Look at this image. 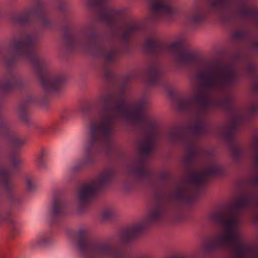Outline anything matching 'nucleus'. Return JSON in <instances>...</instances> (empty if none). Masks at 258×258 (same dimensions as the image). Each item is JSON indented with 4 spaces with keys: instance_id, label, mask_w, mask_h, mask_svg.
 Segmentation results:
<instances>
[{
    "instance_id": "1",
    "label": "nucleus",
    "mask_w": 258,
    "mask_h": 258,
    "mask_svg": "<svg viewBox=\"0 0 258 258\" xmlns=\"http://www.w3.org/2000/svg\"><path fill=\"white\" fill-rule=\"evenodd\" d=\"M131 79L127 76L118 92H102L97 98L100 105L97 111V120L91 123L82 149L83 157L66 171L64 180L71 182L75 174L94 164L95 156L102 152L110 155L114 150L112 140L113 126L120 119H124L141 128L145 133L142 140L138 158L128 168V174L139 184L153 186L156 178L154 172L146 167L147 157L154 150L156 142L155 125L146 114L147 101L142 99L127 104L125 86Z\"/></svg>"
},
{
    "instance_id": "20",
    "label": "nucleus",
    "mask_w": 258,
    "mask_h": 258,
    "mask_svg": "<svg viewBox=\"0 0 258 258\" xmlns=\"http://www.w3.org/2000/svg\"><path fill=\"white\" fill-rule=\"evenodd\" d=\"M252 150L255 165L258 167V137L255 138L253 141Z\"/></svg>"
},
{
    "instance_id": "21",
    "label": "nucleus",
    "mask_w": 258,
    "mask_h": 258,
    "mask_svg": "<svg viewBox=\"0 0 258 258\" xmlns=\"http://www.w3.org/2000/svg\"><path fill=\"white\" fill-rule=\"evenodd\" d=\"M26 184L27 190L32 191L36 189V184L34 179L31 176H27L26 178Z\"/></svg>"
},
{
    "instance_id": "6",
    "label": "nucleus",
    "mask_w": 258,
    "mask_h": 258,
    "mask_svg": "<svg viewBox=\"0 0 258 258\" xmlns=\"http://www.w3.org/2000/svg\"><path fill=\"white\" fill-rule=\"evenodd\" d=\"M115 175V169L110 166L104 168L91 180L81 184L76 195L78 211L84 213L87 206L94 200L99 190L108 186Z\"/></svg>"
},
{
    "instance_id": "12",
    "label": "nucleus",
    "mask_w": 258,
    "mask_h": 258,
    "mask_svg": "<svg viewBox=\"0 0 258 258\" xmlns=\"http://www.w3.org/2000/svg\"><path fill=\"white\" fill-rule=\"evenodd\" d=\"M54 232L52 228L43 230L39 232L35 238L31 241L32 249L45 248L51 246L54 240Z\"/></svg>"
},
{
    "instance_id": "13",
    "label": "nucleus",
    "mask_w": 258,
    "mask_h": 258,
    "mask_svg": "<svg viewBox=\"0 0 258 258\" xmlns=\"http://www.w3.org/2000/svg\"><path fill=\"white\" fill-rule=\"evenodd\" d=\"M145 229L146 224L144 223L128 226L120 231L117 237L118 240L121 244H127L135 239Z\"/></svg>"
},
{
    "instance_id": "17",
    "label": "nucleus",
    "mask_w": 258,
    "mask_h": 258,
    "mask_svg": "<svg viewBox=\"0 0 258 258\" xmlns=\"http://www.w3.org/2000/svg\"><path fill=\"white\" fill-rule=\"evenodd\" d=\"M48 150L45 149H42L39 153L37 155L36 163L37 166L40 169H47V165L45 159L48 155Z\"/></svg>"
},
{
    "instance_id": "24",
    "label": "nucleus",
    "mask_w": 258,
    "mask_h": 258,
    "mask_svg": "<svg viewBox=\"0 0 258 258\" xmlns=\"http://www.w3.org/2000/svg\"><path fill=\"white\" fill-rule=\"evenodd\" d=\"M70 111L66 110L63 113H62L61 115V117L63 119L67 118L70 115Z\"/></svg>"
},
{
    "instance_id": "11",
    "label": "nucleus",
    "mask_w": 258,
    "mask_h": 258,
    "mask_svg": "<svg viewBox=\"0 0 258 258\" xmlns=\"http://www.w3.org/2000/svg\"><path fill=\"white\" fill-rule=\"evenodd\" d=\"M146 81L149 85H158L170 91L169 84L162 80L164 71L161 66L157 62L150 64L146 69Z\"/></svg>"
},
{
    "instance_id": "10",
    "label": "nucleus",
    "mask_w": 258,
    "mask_h": 258,
    "mask_svg": "<svg viewBox=\"0 0 258 258\" xmlns=\"http://www.w3.org/2000/svg\"><path fill=\"white\" fill-rule=\"evenodd\" d=\"M224 172L223 165L214 159L208 163L204 170L192 175L190 177V180L197 186L200 187L205 184L210 177L222 176Z\"/></svg>"
},
{
    "instance_id": "3",
    "label": "nucleus",
    "mask_w": 258,
    "mask_h": 258,
    "mask_svg": "<svg viewBox=\"0 0 258 258\" xmlns=\"http://www.w3.org/2000/svg\"><path fill=\"white\" fill-rule=\"evenodd\" d=\"M71 238L82 258H149L146 255L134 256L107 240L91 239L85 228L75 230Z\"/></svg>"
},
{
    "instance_id": "15",
    "label": "nucleus",
    "mask_w": 258,
    "mask_h": 258,
    "mask_svg": "<svg viewBox=\"0 0 258 258\" xmlns=\"http://www.w3.org/2000/svg\"><path fill=\"white\" fill-rule=\"evenodd\" d=\"M209 252L229 249L233 255V258H258V250L253 251L249 248H205Z\"/></svg>"
},
{
    "instance_id": "25",
    "label": "nucleus",
    "mask_w": 258,
    "mask_h": 258,
    "mask_svg": "<svg viewBox=\"0 0 258 258\" xmlns=\"http://www.w3.org/2000/svg\"><path fill=\"white\" fill-rule=\"evenodd\" d=\"M251 112L253 114H256L258 112V106L254 105L251 107Z\"/></svg>"
},
{
    "instance_id": "4",
    "label": "nucleus",
    "mask_w": 258,
    "mask_h": 258,
    "mask_svg": "<svg viewBox=\"0 0 258 258\" xmlns=\"http://www.w3.org/2000/svg\"><path fill=\"white\" fill-rule=\"evenodd\" d=\"M144 49L147 54L153 57L169 54L173 57L179 67H190L196 63V58L190 51L185 49L181 41L170 44L161 42L153 34L147 38L144 43Z\"/></svg>"
},
{
    "instance_id": "30",
    "label": "nucleus",
    "mask_w": 258,
    "mask_h": 258,
    "mask_svg": "<svg viewBox=\"0 0 258 258\" xmlns=\"http://www.w3.org/2000/svg\"><path fill=\"white\" fill-rule=\"evenodd\" d=\"M111 45H114V44H112Z\"/></svg>"
},
{
    "instance_id": "19",
    "label": "nucleus",
    "mask_w": 258,
    "mask_h": 258,
    "mask_svg": "<svg viewBox=\"0 0 258 258\" xmlns=\"http://www.w3.org/2000/svg\"><path fill=\"white\" fill-rule=\"evenodd\" d=\"M52 129L47 125H38L36 127L35 132L39 135H44L51 133Z\"/></svg>"
},
{
    "instance_id": "28",
    "label": "nucleus",
    "mask_w": 258,
    "mask_h": 258,
    "mask_svg": "<svg viewBox=\"0 0 258 258\" xmlns=\"http://www.w3.org/2000/svg\"><path fill=\"white\" fill-rule=\"evenodd\" d=\"M81 109L83 112H85L87 111V107L84 106V107H82Z\"/></svg>"
},
{
    "instance_id": "7",
    "label": "nucleus",
    "mask_w": 258,
    "mask_h": 258,
    "mask_svg": "<svg viewBox=\"0 0 258 258\" xmlns=\"http://www.w3.org/2000/svg\"><path fill=\"white\" fill-rule=\"evenodd\" d=\"M184 194L183 187L178 186L167 201L158 204L151 211L148 217V222L157 223L166 219L175 221L180 220L182 218L181 210L172 204V200L173 199L178 202L182 201Z\"/></svg>"
},
{
    "instance_id": "9",
    "label": "nucleus",
    "mask_w": 258,
    "mask_h": 258,
    "mask_svg": "<svg viewBox=\"0 0 258 258\" xmlns=\"http://www.w3.org/2000/svg\"><path fill=\"white\" fill-rule=\"evenodd\" d=\"M239 124V119L234 118L221 133L222 137L229 144L232 156L235 161H238L244 154L243 148L235 138V133L237 131Z\"/></svg>"
},
{
    "instance_id": "8",
    "label": "nucleus",
    "mask_w": 258,
    "mask_h": 258,
    "mask_svg": "<svg viewBox=\"0 0 258 258\" xmlns=\"http://www.w3.org/2000/svg\"><path fill=\"white\" fill-rule=\"evenodd\" d=\"M68 202L63 191L56 190L54 192L51 199L49 214L50 223L51 226H60L68 216Z\"/></svg>"
},
{
    "instance_id": "27",
    "label": "nucleus",
    "mask_w": 258,
    "mask_h": 258,
    "mask_svg": "<svg viewBox=\"0 0 258 258\" xmlns=\"http://www.w3.org/2000/svg\"><path fill=\"white\" fill-rule=\"evenodd\" d=\"M253 183L256 185H258V177H255L253 180Z\"/></svg>"
},
{
    "instance_id": "26",
    "label": "nucleus",
    "mask_w": 258,
    "mask_h": 258,
    "mask_svg": "<svg viewBox=\"0 0 258 258\" xmlns=\"http://www.w3.org/2000/svg\"><path fill=\"white\" fill-rule=\"evenodd\" d=\"M253 47L254 49L258 50V41L253 43Z\"/></svg>"
},
{
    "instance_id": "23",
    "label": "nucleus",
    "mask_w": 258,
    "mask_h": 258,
    "mask_svg": "<svg viewBox=\"0 0 258 258\" xmlns=\"http://www.w3.org/2000/svg\"><path fill=\"white\" fill-rule=\"evenodd\" d=\"M135 188L134 183L131 182H126L124 184V189L127 192H131Z\"/></svg>"
},
{
    "instance_id": "14",
    "label": "nucleus",
    "mask_w": 258,
    "mask_h": 258,
    "mask_svg": "<svg viewBox=\"0 0 258 258\" xmlns=\"http://www.w3.org/2000/svg\"><path fill=\"white\" fill-rule=\"evenodd\" d=\"M47 98V95L45 94L43 98L40 99L31 94H27L19 107V113L21 119L25 122H28L29 112L28 107L32 103H44Z\"/></svg>"
},
{
    "instance_id": "16",
    "label": "nucleus",
    "mask_w": 258,
    "mask_h": 258,
    "mask_svg": "<svg viewBox=\"0 0 258 258\" xmlns=\"http://www.w3.org/2000/svg\"><path fill=\"white\" fill-rule=\"evenodd\" d=\"M206 15V13L203 8L200 5H196L188 14V21L192 25H199L204 21Z\"/></svg>"
},
{
    "instance_id": "2",
    "label": "nucleus",
    "mask_w": 258,
    "mask_h": 258,
    "mask_svg": "<svg viewBox=\"0 0 258 258\" xmlns=\"http://www.w3.org/2000/svg\"><path fill=\"white\" fill-rule=\"evenodd\" d=\"M238 77V73L231 65L215 63L205 73L198 74L203 90L178 101L181 110L190 113L196 117L188 128L177 126L168 134L171 142L179 144L186 149L187 155L183 161L187 166H191L198 156V137L208 133L205 116L209 108L212 106L224 109L230 107L231 97L228 91L237 82Z\"/></svg>"
},
{
    "instance_id": "22",
    "label": "nucleus",
    "mask_w": 258,
    "mask_h": 258,
    "mask_svg": "<svg viewBox=\"0 0 258 258\" xmlns=\"http://www.w3.org/2000/svg\"><path fill=\"white\" fill-rule=\"evenodd\" d=\"M114 211L112 208L105 210L102 213V218L104 220H110L114 215Z\"/></svg>"
},
{
    "instance_id": "29",
    "label": "nucleus",
    "mask_w": 258,
    "mask_h": 258,
    "mask_svg": "<svg viewBox=\"0 0 258 258\" xmlns=\"http://www.w3.org/2000/svg\"><path fill=\"white\" fill-rule=\"evenodd\" d=\"M0 258H8V257L7 255L3 254V255H0Z\"/></svg>"
},
{
    "instance_id": "5",
    "label": "nucleus",
    "mask_w": 258,
    "mask_h": 258,
    "mask_svg": "<svg viewBox=\"0 0 258 258\" xmlns=\"http://www.w3.org/2000/svg\"><path fill=\"white\" fill-rule=\"evenodd\" d=\"M208 5L210 10L218 15L225 24L251 19L258 25V9L247 7L241 2L210 0Z\"/></svg>"
},
{
    "instance_id": "18",
    "label": "nucleus",
    "mask_w": 258,
    "mask_h": 258,
    "mask_svg": "<svg viewBox=\"0 0 258 258\" xmlns=\"http://www.w3.org/2000/svg\"><path fill=\"white\" fill-rule=\"evenodd\" d=\"M234 39L237 40H246L249 36V33L247 30L245 29L237 30L234 31L232 34Z\"/></svg>"
}]
</instances>
